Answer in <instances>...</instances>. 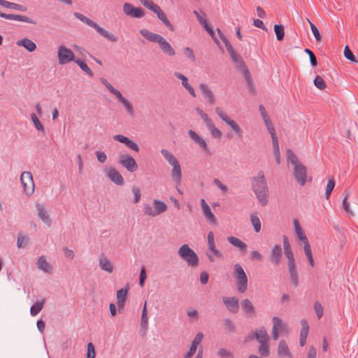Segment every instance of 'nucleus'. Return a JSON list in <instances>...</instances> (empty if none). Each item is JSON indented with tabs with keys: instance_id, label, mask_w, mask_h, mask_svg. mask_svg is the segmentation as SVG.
Masks as SVG:
<instances>
[{
	"instance_id": "nucleus-24",
	"label": "nucleus",
	"mask_w": 358,
	"mask_h": 358,
	"mask_svg": "<svg viewBox=\"0 0 358 358\" xmlns=\"http://www.w3.org/2000/svg\"><path fill=\"white\" fill-rule=\"evenodd\" d=\"M199 89H200L203 96L208 101V102L210 104L213 105L215 103V98L213 92L208 87V86L205 83H201L199 85Z\"/></svg>"
},
{
	"instance_id": "nucleus-28",
	"label": "nucleus",
	"mask_w": 358,
	"mask_h": 358,
	"mask_svg": "<svg viewBox=\"0 0 358 358\" xmlns=\"http://www.w3.org/2000/svg\"><path fill=\"white\" fill-rule=\"evenodd\" d=\"M99 266L101 270L111 273L113 271V265L109 259L104 256H101L99 259Z\"/></svg>"
},
{
	"instance_id": "nucleus-31",
	"label": "nucleus",
	"mask_w": 358,
	"mask_h": 358,
	"mask_svg": "<svg viewBox=\"0 0 358 358\" xmlns=\"http://www.w3.org/2000/svg\"><path fill=\"white\" fill-rule=\"evenodd\" d=\"M227 241L232 245L239 248L241 252H246L248 245L246 243L241 241L239 238L234 236H228Z\"/></svg>"
},
{
	"instance_id": "nucleus-30",
	"label": "nucleus",
	"mask_w": 358,
	"mask_h": 358,
	"mask_svg": "<svg viewBox=\"0 0 358 358\" xmlns=\"http://www.w3.org/2000/svg\"><path fill=\"white\" fill-rule=\"evenodd\" d=\"M282 255L281 247L278 245H274L271 250V261L273 264L278 266L280 262Z\"/></svg>"
},
{
	"instance_id": "nucleus-63",
	"label": "nucleus",
	"mask_w": 358,
	"mask_h": 358,
	"mask_svg": "<svg viewBox=\"0 0 358 358\" xmlns=\"http://www.w3.org/2000/svg\"><path fill=\"white\" fill-rule=\"evenodd\" d=\"M95 348L92 343L87 344V358H95Z\"/></svg>"
},
{
	"instance_id": "nucleus-27",
	"label": "nucleus",
	"mask_w": 358,
	"mask_h": 358,
	"mask_svg": "<svg viewBox=\"0 0 358 358\" xmlns=\"http://www.w3.org/2000/svg\"><path fill=\"white\" fill-rule=\"evenodd\" d=\"M301 329L300 333L299 344L301 346H303L306 343V338L308 335L309 326L308 322L305 319L301 320Z\"/></svg>"
},
{
	"instance_id": "nucleus-62",
	"label": "nucleus",
	"mask_w": 358,
	"mask_h": 358,
	"mask_svg": "<svg viewBox=\"0 0 358 358\" xmlns=\"http://www.w3.org/2000/svg\"><path fill=\"white\" fill-rule=\"evenodd\" d=\"M314 308L317 317L320 319L323 316V307L322 304L316 301L314 305Z\"/></svg>"
},
{
	"instance_id": "nucleus-41",
	"label": "nucleus",
	"mask_w": 358,
	"mask_h": 358,
	"mask_svg": "<svg viewBox=\"0 0 358 358\" xmlns=\"http://www.w3.org/2000/svg\"><path fill=\"white\" fill-rule=\"evenodd\" d=\"M74 62L76 63L87 76L90 77L94 76L93 72L83 60L76 59Z\"/></svg>"
},
{
	"instance_id": "nucleus-29",
	"label": "nucleus",
	"mask_w": 358,
	"mask_h": 358,
	"mask_svg": "<svg viewBox=\"0 0 358 358\" xmlns=\"http://www.w3.org/2000/svg\"><path fill=\"white\" fill-rule=\"evenodd\" d=\"M16 44L18 46L24 48L27 51L30 52H34L36 49V43L27 38H24L17 41Z\"/></svg>"
},
{
	"instance_id": "nucleus-35",
	"label": "nucleus",
	"mask_w": 358,
	"mask_h": 358,
	"mask_svg": "<svg viewBox=\"0 0 358 358\" xmlns=\"http://www.w3.org/2000/svg\"><path fill=\"white\" fill-rule=\"evenodd\" d=\"M36 264L38 269H41L45 273H51L52 271L51 265L46 261L43 256H41L38 259Z\"/></svg>"
},
{
	"instance_id": "nucleus-16",
	"label": "nucleus",
	"mask_w": 358,
	"mask_h": 358,
	"mask_svg": "<svg viewBox=\"0 0 358 358\" xmlns=\"http://www.w3.org/2000/svg\"><path fill=\"white\" fill-rule=\"evenodd\" d=\"M188 135L192 141L196 143L206 155L211 154L207 143L204 138L199 136L194 131L191 129L188 131Z\"/></svg>"
},
{
	"instance_id": "nucleus-18",
	"label": "nucleus",
	"mask_w": 358,
	"mask_h": 358,
	"mask_svg": "<svg viewBox=\"0 0 358 358\" xmlns=\"http://www.w3.org/2000/svg\"><path fill=\"white\" fill-rule=\"evenodd\" d=\"M113 138L120 143L125 144V145L128 148H129L135 152H138L140 150L138 144L136 142H134V141L129 139L127 136H124L121 134H117L113 136Z\"/></svg>"
},
{
	"instance_id": "nucleus-49",
	"label": "nucleus",
	"mask_w": 358,
	"mask_h": 358,
	"mask_svg": "<svg viewBox=\"0 0 358 358\" xmlns=\"http://www.w3.org/2000/svg\"><path fill=\"white\" fill-rule=\"evenodd\" d=\"M217 33L219 34V36L222 39V41L224 42L228 52L229 53V52L234 51V50L231 44L230 43L229 40L225 37V36L223 34V33L219 29H217Z\"/></svg>"
},
{
	"instance_id": "nucleus-64",
	"label": "nucleus",
	"mask_w": 358,
	"mask_h": 358,
	"mask_svg": "<svg viewBox=\"0 0 358 358\" xmlns=\"http://www.w3.org/2000/svg\"><path fill=\"white\" fill-rule=\"evenodd\" d=\"M143 211H144L145 214H146L147 215H149V216L155 217L157 215L156 211L149 204L145 205Z\"/></svg>"
},
{
	"instance_id": "nucleus-4",
	"label": "nucleus",
	"mask_w": 358,
	"mask_h": 358,
	"mask_svg": "<svg viewBox=\"0 0 358 358\" xmlns=\"http://www.w3.org/2000/svg\"><path fill=\"white\" fill-rule=\"evenodd\" d=\"M161 153L164 158L173 166L171 171V176L177 185H180L182 181V171L180 164L177 158L169 150L162 149Z\"/></svg>"
},
{
	"instance_id": "nucleus-11",
	"label": "nucleus",
	"mask_w": 358,
	"mask_h": 358,
	"mask_svg": "<svg viewBox=\"0 0 358 358\" xmlns=\"http://www.w3.org/2000/svg\"><path fill=\"white\" fill-rule=\"evenodd\" d=\"M57 57L59 64L61 65L66 64L70 62H74L76 59L73 52L63 45L58 47Z\"/></svg>"
},
{
	"instance_id": "nucleus-23",
	"label": "nucleus",
	"mask_w": 358,
	"mask_h": 358,
	"mask_svg": "<svg viewBox=\"0 0 358 358\" xmlns=\"http://www.w3.org/2000/svg\"><path fill=\"white\" fill-rule=\"evenodd\" d=\"M256 338L257 341L260 342H268V336L264 327H262L258 331L252 332L248 336V340Z\"/></svg>"
},
{
	"instance_id": "nucleus-37",
	"label": "nucleus",
	"mask_w": 358,
	"mask_h": 358,
	"mask_svg": "<svg viewBox=\"0 0 358 358\" xmlns=\"http://www.w3.org/2000/svg\"><path fill=\"white\" fill-rule=\"evenodd\" d=\"M294 225L295 231L297 234L298 238L302 242L306 241H307L308 238H307L305 233L303 232V229L301 227L298 220H296V219L294 220Z\"/></svg>"
},
{
	"instance_id": "nucleus-22",
	"label": "nucleus",
	"mask_w": 358,
	"mask_h": 358,
	"mask_svg": "<svg viewBox=\"0 0 358 358\" xmlns=\"http://www.w3.org/2000/svg\"><path fill=\"white\" fill-rule=\"evenodd\" d=\"M117 101L122 104V106L124 107L127 113L131 116L134 117L135 116V110L132 106V104L130 103L129 100H127L126 98H124L121 92H119L115 96Z\"/></svg>"
},
{
	"instance_id": "nucleus-14",
	"label": "nucleus",
	"mask_w": 358,
	"mask_h": 358,
	"mask_svg": "<svg viewBox=\"0 0 358 358\" xmlns=\"http://www.w3.org/2000/svg\"><path fill=\"white\" fill-rule=\"evenodd\" d=\"M119 163L129 172L133 173L138 169V164L134 158L129 155H121Z\"/></svg>"
},
{
	"instance_id": "nucleus-39",
	"label": "nucleus",
	"mask_w": 358,
	"mask_h": 358,
	"mask_svg": "<svg viewBox=\"0 0 358 358\" xmlns=\"http://www.w3.org/2000/svg\"><path fill=\"white\" fill-rule=\"evenodd\" d=\"M153 204L157 215L165 212L167 210V205L162 201L155 199L153 201Z\"/></svg>"
},
{
	"instance_id": "nucleus-9",
	"label": "nucleus",
	"mask_w": 358,
	"mask_h": 358,
	"mask_svg": "<svg viewBox=\"0 0 358 358\" xmlns=\"http://www.w3.org/2000/svg\"><path fill=\"white\" fill-rule=\"evenodd\" d=\"M208 249L211 253L207 252L206 255L210 262H215L214 256L218 258H222L223 255L221 251H220L215 245L214 234L213 231H209L207 236Z\"/></svg>"
},
{
	"instance_id": "nucleus-1",
	"label": "nucleus",
	"mask_w": 358,
	"mask_h": 358,
	"mask_svg": "<svg viewBox=\"0 0 358 358\" xmlns=\"http://www.w3.org/2000/svg\"><path fill=\"white\" fill-rule=\"evenodd\" d=\"M252 189L262 206H265L268 202V187L264 172L260 171L257 176L251 178Z\"/></svg>"
},
{
	"instance_id": "nucleus-20",
	"label": "nucleus",
	"mask_w": 358,
	"mask_h": 358,
	"mask_svg": "<svg viewBox=\"0 0 358 358\" xmlns=\"http://www.w3.org/2000/svg\"><path fill=\"white\" fill-rule=\"evenodd\" d=\"M106 176L115 184L122 185L124 179L120 172L115 168H110L106 171Z\"/></svg>"
},
{
	"instance_id": "nucleus-26",
	"label": "nucleus",
	"mask_w": 358,
	"mask_h": 358,
	"mask_svg": "<svg viewBox=\"0 0 358 358\" xmlns=\"http://www.w3.org/2000/svg\"><path fill=\"white\" fill-rule=\"evenodd\" d=\"M278 355L280 357L292 358L289 347L285 341L281 340L278 346Z\"/></svg>"
},
{
	"instance_id": "nucleus-21",
	"label": "nucleus",
	"mask_w": 358,
	"mask_h": 358,
	"mask_svg": "<svg viewBox=\"0 0 358 358\" xmlns=\"http://www.w3.org/2000/svg\"><path fill=\"white\" fill-rule=\"evenodd\" d=\"M0 17L7 19V20H17L24 22H27L32 24H36V22L34 21L30 17L25 16V15H14V14H6L2 12H0Z\"/></svg>"
},
{
	"instance_id": "nucleus-25",
	"label": "nucleus",
	"mask_w": 358,
	"mask_h": 358,
	"mask_svg": "<svg viewBox=\"0 0 358 358\" xmlns=\"http://www.w3.org/2000/svg\"><path fill=\"white\" fill-rule=\"evenodd\" d=\"M36 208L38 210V217L48 226H51V219L49 217L48 212L45 210L43 205L41 203H36Z\"/></svg>"
},
{
	"instance_id": "nucleus-32",
	"label": "nucleus",
	"mask_w": 358,
	"mask_h": 358,
	"mask_svg": "<svg viewBox=\"0 0 358 358\" xmlns=\"http://www.w3.org/2000/svg\"><path fill=\"white\" fill-rule=\"evenodd\" d=\"M175 76L181 80L182 86L189 92V93L193 96L196 97V94L194 88L188 83V80L186 76L180 73L176 72Z\"/></svg>"
},
{
	"instance_id": "nucleus-10",
	"label": "nucleus",
	"mask_w": 358,
	"mask_h": 358,
	"mask_svg": "<svg viewBox=\"0 0 358 358\" xmlns=\"http://www.w3.org/2000/svg\"><path fill=\"white\" fill-rule=\"evenodd\" d=\"M20 181L24 189V192L29 196L33 194L35 185L32 174L29 171H24L20 176Z\"/></svg>"
},
{
	"instance_id": "nucleus-17",
	"label": "nucleus",
	"mask_w": 358,
	"mask_h": 358,
	"mask_svg": "<svg viewBox=\"0 0 358 358\" xmlns=\"http://www.w3.org/2000/svg\"><path fill=\"white\" fill-rule=\"evenodd\" d=\"M201 206L202 210L203 215L205 217L206 220L210 223L213 224H217V220L215 215L212 213L210 208L208 205V203L206 202L205 199H202L201 200Z\"/></svg>"
},
{
	"instance_id": "nucleus-5",
	"label": "nucleus",
	"mask_w": 358,
	"mask_h": 358,
	"mask_svg": "<svg viewBox=\"0 0 358 358\" xmlns=\"http://www.w3.org/2000/svg\"><path fill=\"white\" fill-rule=\"evenodd\" d=\"M74 16L88 26L93 27L101 36L107 38L108 41L114 43L117 41V37H116L113 34L109 33L103 28L101 27L96 22L87 17L85 15L76 12L74 13Z\"/></svg>"
},
{
	"instance_id": "nucleus-60",
	"label": "nucleus",
	"mask_w": 358,
	"mask_h": 358,
	"mask_svg": "<svg viewBox=\"0 0 358 358\" xmlns=\"http://www.w3.org/2000/svg\"><path fill=\"white\" fill-rule=\"evenodd\" d=\"M131 191L134 196V203H136L139 202L141 196L140 188L138 187L134 186L131 189Z\"/></svg>"
},
{
	"instance_id": "nucleus-42",
	"label": "nucleus",
	"mask_w": 358,
	"mask_h": 358,
	"mask_svg": "<svg viewBox=\"0 0 358 358\" xmlns=\"http://www.w3.org/2000/svg\"><path fill=\"white\" fill-rule=\"evenodd\" d=\"M272 321L273 323L272 329L275 328L276 330L282 331L286 328V325L280 317L275 316L273 317Z\"/></svg>"
},
{
	"instance_id": "nucleus-56",
	"label": "nucleus",
	"mask_w": 358,
	"mask_h": 358,
	"mask_svg": "<svg viewBox=\"0 0 358 358\" xmlns=\"http://www.w3.org/2000/svg\"><path fill=\"white\" fill-rule=\"evenodd\" d=\"M183 54H184L185 57L188 58L192 62H195L194 53L192 49H191L190 48H189V47L185 48L183 49Z\"/></svg>"
},
{
	"instance_id": "nucleus-2",
	"label": "nucleus",
	"mask_w": 358,
	"mask_h": 358,
	"mask_svg": "<svg viewBox=\"0 0 358 358\" xmlns=\"http://www.w3.org/2000/svg\"><path fill=\"white\" fill-rule=\"evenodd\" d=\"M140 34L148 41L157 43L159 45V48L165 55L170 57L176 56V50L162 36L152 33L146 29H141Z\"/></svg>"
},
{
	"instance_id": "nucleus-45",
	"label": "nucleus",
	"mask_w": 358,
	"mask_h": 358,
	"mask_svg": "<svg viewBox=\"0 0 358 358\" xmlns=\"http://www.w3.org/2000/svg\"><path fill=\"white\" fill-rule=\"evenodd\" d=\"M343 194L344 195V198L343 200V208L346 212L349 213L350 215H352L353 213L350 209V205L349 203L348 202V199L350 197V192L348 190H345Z\"/></svg>"
},
{
	"instance_id": "nucleus-6",
	"label": "nucleus",
	"mask_w": 358,
	"mask_h": 358,
	"mask_svg": "<svg viewBox=\"0 0 358 358\" xmlns=\"http://www.w3.org/2000/svg\"><path fill=\"white\" fill-rule=\"evenodd\" d=\"M178 255L189 266L195 267L199 264V257L187 244H183L178 249Z\"/></svg>"
},
{
	"instance_id": "nucleus-7",
	"label": "nucleus",
	"mask_w": 358,
	"mask_h": 358,
	"mask_svg": "<svg viewBox=\"0 0 358 358\" xmlns=\"http://www.w3.org/2000/svg\"><path fill=\"white\" fill-rule=\"evenodd\" d=\"M234 277L238 292L245 293L248 289V277L239 264L234 265Z\"/></svg>"
},
{
	"instance_id": "nucleus-8",
	"label": "nucleus",
	"mask_w": 358,
	"mask_h": 358,
	"mask_svg": "<svg viewBox=\"0 0 358 358\" xmlns=\"http://www.w3.org/2000/svg\"><path fill=\"white\" fill-rule=\"evenodd\" d=\"M215 112L220 118L232 129L238 138H243V131L236 122L231 120L220 107H216Z\"/></svg>"
},
{
	"instance_id": "nucleus-54",
	"label": "nucleus",
	"mask_w": 358,
	"mask_h": 358,
	"mask_svg": "<svg viewBox=\"0 0 358 358\" xmlns=\"http://www.w3.org/2000/svg\"><path fill=\"white\" fill-rule=\"evenodd\" d=\"M282 242H283V248H284L285 255L292 253V248H291L288 238L286 236H283Z\"/></svg>"
},
{
	"instance_id": "nucleus-52",
	"label": "nucleus",
	"mask_w": 358,
	"mask_h": 358,
	"mask_svg": "<svg viewBox=\"0 0 358 358\" xmlns=\"http://www.w3.org/2000/svg\"><path fill=\"white\" fill-rule=\"evenodd\" d=\"M335 187V181L334 180L329 179L328 180L327 187H326V192H325V197L327 199H328L331 195V192L333 191L334 188Z\"/></svg>"
},
{
	"instance_id": "nucleus-43",
	"label": "nucleus",
	"mask_w": 358,
	"mask_h": 358,
	"mask_svg": "<svg viewBox=\"0 0 358 358\" xmlns=\"http://www.w3.org/2000/svg\"><path fill=\"white\" fill-rule=\"evenodd\" d=\"M258 348V352L262 357H268L270 353V349L268 342H260Z\"/></svg>"
},
{
	"instance_id": "nucleus-3",
	"label": "nucleus",
	"mask_w": 358,
	"mask_h": 358,
	"mask_svg": "<svg viewBox=\"0 0 358 358\" xmlns=\"http://www.w3.org/2000/svg\"><path fill=\"white\" fill-rule=\"evenodd\" d=\"M287 162L294 166L293 176L301 186H304L307 181V169L299 160L294 152L288 149L287 150Z\"/></svg>"
},
{
	"instance_id": "nucleus-13",
	"label": "nucleus",
	"mask_w": 358,
	"mask_h": 358,
	"mask_svg": "<svg viewBox=\"0 0 358 358\" xmlns=\"http://www.w3.org/2000/svg\"><path fill=\"white\" fill-rule=\"evenodd\" d=\"M229 55L233 62L236 63L238 69L242 71L246 82L251 85V75L243 59L236 54L235 50L229 52Z\"/></svg>"
},
{
	"instance_id": "nucleus-53",
	"label": "nucleus",
	"mask_w": 358,
	"mask_h": 358,
	"mask_svg": "<svg viewBox=\"0 0 358 358\" xmlns=\"http://www.w3.org/2000/svg\"><path fill=\"white\" fill-rule=\"evenodd\" d=\"M313 83L315 86L320 90H324L327 86L323 78L319 76L315 78Z\"/></svg>"
},
{
	"instance_id": "nucleus-57",
	"label": "nucleus",
	"mask_w": 358,
	"mask_h": 358,
	"mask_svg": "<svg viewBox=\"0 0 358 358\" xmlns=\"http://www.w3.org/2000/svg\"><path fill=\"white\" fill-rule=\"evenodd\" d=\"M196 111L197 114L200 116V117L203 120V121L205 122L206 125L212 121V120L208 117V115L199 108H196Z\"/></svg>"
},
{
	"instance_id": "nucleus-55",
	"label": "nucleus",
	"mask_w": 358,
	"mask_h": 358,
	"mask_svg": "<svg viewBox=\"0 0 358 358\" xmlns=\"http://www.w3.org/2000/svg\"><path fill=\"white\" fill-rule=\"evenodd\" d=\"M305 52L307 53L309 56L310 62L313 67H315L317 64V58L315 54L308 48L305 49Z\"/></svg>"
},
{
	"instance_id": "nucleus-47",
	"label": "nucleus",
	"mask_w": 358,
	"mask_h": 358,
	"mask_svg": "<svg viewBox=\"0 0 358 358\" xmlns=\"http://www.w3.org/2000/svg\"><path fill=\"white\" fill-rule=\"evenodd\" d=\"M31 119L36 127V129L38 131H41L45 134V129L43 127V125L40 122L36 114L31 113Z\"/></svg>"
},
{
	"instance_id": "nucleus-61",
	"label": "nucleus",
	"mask_w": 358,
	"mask_h": 358,
	"mask_svg": "<svg viewBox=\"0 0 358 358\" xmlns=\"http://www.w3.org/2000/svg\"><path fill=\"white\" fill-rule=\"evenodd\" d=\"M273 154H274L275 162L278 164H279L280 163V154L278 143L274 142V143H273Z\"/></svg>"
},
{
	"instance_id": "nucleus-34",
	"label": "nucleus",
	"mask_w": 358,
	"mask_h": 358,
	"mask_svg": "<svg viewBox=\"0 0 358 358\" xmlns=\"http://www.w3.org/2000/svg\"><path fill=\"white\" fill-rule=\"evenodd\" d=\"M155 13L157 14V17L161 20V21L171 30L173 31V26L170 22V21L167 19L166 14L164 13V11L161 9V8L158 6V8H157L154 11Z\"/></svg>"
},
{
	"instance_id": "nucleus-46",
	"label": "nucleus",
	"mask_w": 358,
	"mask_h": 358,
	"mask_svg": "<svg viewBox=\"0 0 358 358\" xmlns=\"http://www.w3.org/2000/svg\"><path fill=\"white\" fill-rule=\"evenodd\" d=\"M274 31L278 41H282L285 36V29L281 24H275L274 26Z\"/></svg>"
},
{
	"instance_id": "nucleus-51",
	"label": "nucleus",
	"mask_w": 358,
	"mask_h": 358,
	"mask_svg": "<svg viewBox=\"0 0 358 358\" xmlns=\"http://www.w3.org/2000/svg\"><path fill=\"white\" fill-rule=\"evenodd\" d=\"M127 292L128 291L127 288L119 289L116 294L117 301L125 302L127 299Z\"/></svg>"
},
{
	"instance_id": "nucleus-50",
	"label": "nucleus",
	"mask_w": 358,
	"mask_h": 358,
	"mask_svg": "<svg viewBox=\"0 0 358 358\" xmlns=\"http://www.w3.org/2000/svg\"><path fill=\"white\" fill-rule=\"evenodd\" d=\"M148 325V319L147 316L146 302L145 303L141 316V326L143 329H147Z\"/></svg>"
},
{
	"instance_id": "nucleus-59",
	"label": "nucleus",
	"mask_w": 358,
	"mask_h": 358,
	"mask_svg": "<svg viewBox=\"0 0 358 358\" xmlns=\"http://www.w3.org/2000/svg\"><path fill=\"white\" fill-rule=\"evenodd\" d=\"M141 3L147 8L154 11L157 8H158V5L155 4L151 0H140Z\"/></svg>"
},
{
	"instance_id": "nucleus-15",
	"label": "nucleus",
	"mask_w": 358,
	"mask_h": 358,
	"mask_svg": "<svg viewBox=\"0 0 358 358\" xmlns=\"http://www.w3.org/2000/svg\"><path fill=\"white\" fill-rule=\"evenodd\" d=\"M123 12L127 16L135 18H141L145 15V12L141 8L134 7L130 3H124L123 4Z\"/></svg>"
},
{
	"instance_id": "nucleus-33",
	"label": "nucleus",
	"mask_w": 358,
	"mask_h": 358,
	"mask_svg": "<svg viewBox=\"0 0 358 358\" xmlns=\"http://www.w3.org/2000/svg\"><path fill=\"white\" fill-rule=\"evenodd\" d=\"M241 305L243 312L245 314L248 315H254L255 314V308L249 299H245L242 300Z\"/></svg>"
},
{
	"instance_id": "nucleus-58",
	"label": "nucleus",
	"mask_w": 358,
	"mask_h": 358,
	"mask_svg": "<svg viewBox=\"0 0 358 358\" xmlns=\"http://www.w3.org/2000/svg\"><path fill=\"white\" fill-rule=\"evenodd\" d=\"M344 56L345 57L346 59H349L350 61L357 62L355 56L354 55V54L350 50L348 46L345 47Z\"/></svg>"
},
{
	"instance_id": "nucleus-44",
	"label": "nucleus",
	"mask_w": 358,
	"mask_h": 358,
	"mask_svg": "<svg viewBox=\"0 0 358 358\" xmlns=\"http://www.w3.org/2000/svg\"><path fill=\"white\" fill-rule=\"evenodd\" d=\"M250 221L254 227V229L256 232H259L261 230V222L259 218L255 214L250 215Z\"/></svg>"
},
{
	"instance_id": "nucleus-48",
	"label": "nucleus",
	"mask_w": 358,
	"mask_h": 358,
	"mask_svg": "<svg viewBox=\"0 0 358 358\" xmlns=\"http://www.w3.org/2000/svg\"><path fill=\"white\" fill-rule=\"evenodd\" d=\"M100 81L101 82V83L103 85L106 86V87L109 90V92L112 94H113L115 96H116V94H117L119 92H120L119 90H117V89L113 87V85L106 79L101 78L100 79Z\"/></svg>"
},
{
	"instance_id": "nucleus-12",
	"label": "nucleus",
	"mask_w": 358,
	"mask_h": 358,
	"mask_svg": "<svg viewBox=\"0 0 358 358\" xmlns=\"http://www.w3.org/2000/svg\"><path fill=\"white\" fill-rule=\"evenodd\" d=\"M229 55L233 62L236 63L238 69L242 71L246 82L251 85V75L243 59L236 54L235 50L229 52Z\"/></svg>"
},
{
	"instance_id": "nucleus-38",
	"label": "nucleus",
	"mask_w": 358,
	"mask_h": 358,
	"mask_svg": "<svg viewBox=\"0 0 358 358\" xmlns=\"http://www.w3.org/2000/svg\"><path fill=\"white\" fill-rule=\"evenodd\" d=\"M288 271L289 273L290 281H291L292 284L294 286V287H298L299 276H298V271L296 269V266L288 268Z\"/></svg>"
},
{
	"instance_id": "nucleus-36",
	"label": "nucleus",
	"mask_w": 358,
	"mask_h": 358,
	"mask_svg": "<svg viewBox=\"0 0 358 358\" xmlns=\"http://www.w3.org/2000/svg\"><path fill=\"white\" fill-rule=\"evenodd\" d=\"M45 302V299H43L41 301H37L35 303V304H34L30 308L31 315L36 316V315H38L43 309Z\"/></svg>"
},
{
	"instance_id": "nucleus-19",
	"label": "nucleus",
	"mask_w": 358,
	"mask_h": 358,
	"mask_svg": "<svg viewBox=\"0 0 358 358\" xmlns=\"http://www.w3.org/2000/svg\"><path fill=\"white\" fill-rule=\"evenodd\" d=\"M222 301L229 312L236 313L238 311L239 306L237 297H223Z\"/></svg>"
},
{
	"instance_id": "nucleus-40",
	"label": "nucleus",
	"mask_w": 358,
	"mask_h": 358,
	"mask_svg": "<svg viewBox=\"0 0 358 358\" xmlns=\"http://www.w3.org/2000/svg\"><path fill=\"white\" fill-rule=\"evenodd\" d=\"M206 127L208 129V130L210 131V134L213 136V137L217 138H221L222 134V131L215 126L213 121H211L210 123L206 124Z\"/></svg>"
}]
</instances>
